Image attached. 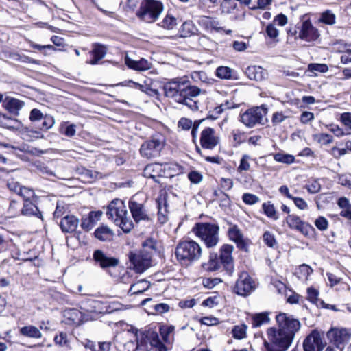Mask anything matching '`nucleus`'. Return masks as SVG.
I'll return each instance as SVG.
<instances>
[{"instance_id": "bf43d9fd", "label": "nucleus", "mask_w": 351, "mask_h": 351, "mask_svg": "<svg viewBox=\"0 0 351 351\" xmlns=\"http://www.w3.org/2000/svg\"><path fill=\"white\" fill-rule=\"evenodd\" d=\"M192 79L195 82H202L204 83H209L210 79L207 77L206 73L204 71H195L191 73Z\"/></svg>"}, {"instance_id": "6e6552de", "label": "nucleus", "mask_w": 351, "mask_h": 351, "mask_svg": "<svg viewBox=\"0 0 351 351\" xmlns=\"http://www.w3.org/2000/svg\"><path fill=\"white\" fill-rule=\"evenodd\" d=\"M165 144V137L162 134H156L141 145L140 149L141 154L143 157L147 158L158 157Z\"/></svg>"}, {"instance_id": "7c9ffc66", "label": "nucleus", "mask_w": 351, "mask_h": 351, "mask_svg": "<svg viewBox=\"0 0 351 351\" xmlns=\"http://www.w3.org/2000/svg\"><path fill=\"white\" fill-rule=\"evenodd\" d=\"M221 264L217 253L211 252L208 260L202 264V268L206 271H215L221 268Z\"/></svg>"}, {"instance_id": "49530a36", "label": "nucleus", "mask_w": 351, "mask_h": 351, "mask_svg": "<svg viewBox=\"0 0 351 351\" xmlns=\"http://www.w3.org/2000/svg\"><path fill=\"white\" fill-rule=\"evenodd\" d=\"M23 335L31 338H40L42 334L38 328L34 326H27L23 327Z\"/></svg>"}, {"instance_id": "2eb2a0df", "label": "nucleus", "mask_w": 351, "mask_h": 351, "mask_svg": "<svg viewBox=\"0 0 351 351\" xmlns=\"http://www.w3.org/2000/svg\"><path fill=\"white\" fill-rule=\"evenodd\" d=\"M319 36L318 29L313 25L309 20L303 21L301 26L298 27L297 38L304 41L314 42L319 38Z\"/></svg>"}, {"instance_id": "72a5a7b5", "label": "nucleus", "mask_w": 351, "mask_h": 351, "mask_svg": "<svg viewBox=\"0 0 351 351\" xmlns=\"http://www.w3.org/2000/svg\"><path fill=\"white\" fill-rule=\"evenodd\" d=\"M93 58L89 62L90 64H97L106 54V49L101 45H95L91 51Z\"/></svg>"}, {"instance_id": "a878e982", "label": "nucleus", "mask_w": 351, "mask_h": 351, "mask_svg": "<svg viewBox=\"0 0 351 351\" xmlns=\"http://www.w3.org/2000/svg\"><path fill=\"white\" fill-rule=\"evenodd\" d=\"M245 73L249 79L256 81H262L267 76V71L260 66H249Z\"/></svg>"}, {"instance_id": "1a4fd4ad", "label": "nucleus", "mask_w": 351, "mask_h": 351, "mask_svg": "<svg viewBox=\"0 0 351 351\" xmlns=\"http://www.w3.org/2000/svg\"><path fill=\"white\" fill-rule=\"evenodd\" d=\"M180 166L176 164L170 163H152L147 165L143 171V175L145 177L154 179L156 182H159L158 178L165 176L166 170H173L176 171L177 169H180Z\"/></svg>"}, {"instance_id": "b1692460", "label": "nucleus", "mask_w": 351, "mask_h": 351, "mask_svg": "<svg viewBox=\"0 0 351 351\" xmlns=\"http://www.w3.org/2000/svg\"><path fill=\"white\" fill-rule=\"evenodd\" d=\"M129 208L136 222L138 223L141 220L148 219V217L145 213L143 204L137 203L133 199H132L129 202Z\"/></svg>"}, {"instance_id": "f704fd0d", "label": "nucleus", "mask_w": 351, "mask_h": 351, "mask_svg": "<svg viewBox=\"0 0 351 351\" xmlns=\"http://www.w3.org/2000/svg\"><path fill=\"white\" fill-rule=\"evenodd\" d=\"M269 313L267 312L256 313L252 315V324L254 328L260 327L263 324L269 323Z\"/></svg>"}, {"instance_id": "69168bd1", "label": "nucleus", "mask_w": 351, "mask_h": 351, "mask_svg": "<svg viewBox=\"0 0 351 351\" xmlns=\"http://www.w3.org/2000/svg\"><path fill=\"white\" fill-rule=\"evenodd\" d=\"M54 341L56 344L60 345L61 346H67L69 341L66 333L64 332H60L59 335H57L54 337Z\"/></svg>"}, {"instance_id": "c85d7f7f", "label": "nucleus", "mask_w": 351, "mask_h": 351, "mask_svg": "<svg viewBox=\"0 0 351 351\" xmlns=\"http://www.w3.org/2000/svg\"><path fill=\"white\" fill-rule=\"evenodd\" d=\"M146 338L149 342L151 346L155 349V351H167V347L162 342L158 332L154 331H148Z\"/></svg>"}, {"instance_id": "f03ea898", "label": "nucleus", "mask_w": 351, "mask_h": 351, "mask_svg": "<svg viewBox=\"0 0 351 351\" xmlns=\"http://www.w3.org/2000/svg\"><path fill=\"white\" fill-rule=\"evenodd\" d=\"M175 254L181 265L189 266L200 259L202 247L192 239L182 240L178 243Z\"/></svg>"}, {"instance_id": "6e6d98bb", "label": "nucleus", "mask_w": 351, "mask_h": 351, "mask_svg": "<svg viewBox=\"0 0 351 351\" xmlns=\"http://www.w3.org/2000/svg\"><path fill=\"white\" fill-rule=\"evenodd\" d=\"M313 272V269L307 265L303 264L299 266L296 273L300 279H307L308 276Z\"/></svg>"}, {"instance_id": "2f4dec72", "label": "nucleus", "mask_w": 351, "mask_h": 351, "mask_svg": "<svg viewBox=\"0 0 351 351\" xmlns=\"http://www.w3.org/2000/svg\"><path fill=\"white\" fill-rule=\"evenodd\" d=\"M199 26L207 31H219L221 28L219 27V22L206 16H202L197 20Z\"/></svg>"}, {"instance_id": "e2e57ef3", "label": "nucleus", "mask_w": 351, "mask_h": 351, "mask_svg": "<svg viewBox=\"0 0 351 351\" xmlns=\"http://www.w3.org/2000/svg\"><path fill=\"white\" fill-rule=\"evenodd\" d=\"M315 226L319 230L324 231L328 229V221L324 217L320 216L315 221Z\"/></svg>"}, {"instance_id": "13d9d810", "label": "nucleus", "mask_w": 351, "mask_h": 351, "mask_svg": "<svg viewBox=\"0 0 351 351\" xmlns=\"http://www.w3.org/2000/svg\"><path fill=\"white\" fill-rule=\"evenodd\" d=\"M30 44L34 49L43 51L45 56L49 55V51H55L57 50L56 48L51 45H40L32 42H30Z\"/></svg>"}, {"instance_id": "c9c22d12", "label": "nucleus", "mask_w": 351, "mask_h": 351, "mask_svg": "<svg viewBox=\"0 0 351 351\" xmlns=\"http://www.w3.org/2000/svg\"><path fill=\"white\" fill-rule=\"evenodd\" d=\"M94 234L96 238L103 241L110 240L113 235L112 231L106 226L97 228Z\"/></svg>"}, {"instance_id": "412c9836", "label": "nucleus", "mask_w": 351, "mask_h": 351, "mask_svg": "<svg viewBox=\"0 0 351 351\" xmlns=\"http://www.w3.org/2000/svg\"><path fill=\"white\" fill-rule=\"evenodd\" d=\"M229 239L237 244V247L241 250H245L247 245L244 236L236 225L230 224L228 230Z\"/></svg>"}, {"instance_id": "de8ad7c7", "label": "nucleus", "mask_w": 351, "mask_h": 351, "mask_svg": "<svg viewBox=\"0 0 351 351\" xmlns=\"http://www.w3.org/2000/svg\"><path fill=\"white\" fill-rule=\"evenodd\" d=\"M237 8V3L232 0H223L220 5L222 13L230 14Z\"/></svg>"}, {"instance_id": "9b49d317", "label": "nucleus", "mask_w": 351, "mask_h": 351, "mask_svg": "<svg viewBox=\"0 0 351 351\" xmlns=\"http://www.w3.org/2000/svg\"><path fill=\"white\" fill-rule=\"evenodd\" d=\"M37 197L32 189L23 187V215H35L42 219L37 206Z\"/></svg>"}, {"instance_id": "052dcab7", "label": "nucleus", "mask_w": 351, "mask_h": 351, "mask_svg": "<svg viewBox=\"0 0 351 351\" xmlns=\"http://www.w3.org/2000/svg\"><path fill=\"white\" fill-rule=\"evenodd\" d=\"M315 138L322 145H328L333 141V138L331 135L324 133L315 135Z\"/></svg>"}, {"instance_id": "a19ab883", "label": "nucleus", "mask_w": 351, "mask_h": 351, "mask_svg": "<svg viewBox=\"0 0 351 351\" xmlns=\"http://www.w3.org/2000/svg\"><path fill=\"white\" fill-rule=\"evenodd\" d=\"M263 212L267 217L274 220L278 219V215L275 209L274 204L270 202H265L262 205Z\"/></svg>"}, {"instance_id": "338daca9", "label": "nucleus", "mask_w": 351, "mask_h": 351, "mask_svg": "<svg viewBox=\"0 0 351 351\" xmlns=\"http://www.w3.org/2000/svg\"><path fill=\"white\" fill-rule=\"evenodd\" d=\"M202 178V175L197 171H192L188 174L189 180L195 184L200 183Z\"/></svg>"}, {"instance_id": "c756f323", "label": "nucleus", "mask_w": 351, "mask_h": 351, "mask_svg": "<svg viewBox=\"0 0 351 351\" xmlns=\"http://www.w3.org/2000/svg\"><path fill=\"white\" fill-rule=\"evenodd\" d=\"M151 287V282L145 279L137 280L132 283L128 290V294L130 295H139L148 290Z\"/></svg>"}, {"instance_id": "603ef678", "label": "nucleus", "mask_w": 351, "mask_h": 351, "mask_svg": "<svg viewBox=\"0 0 351 351\" xmlns=\"http://www.w3.org/2000/svg\"><path fill=\"white\" fill-rule=\"evenodd\" d=\"M319 21L326 25H332L335 23L336 16L330 10H326L322 14Z\"/></svg>"}, {"instance_id": "dca6fc26", "label": "nucleus", "mask_w": 351, "mask_h": 351, "mask_svg": "<svg viewBox=\"0 0 351 351\" xmlns=\"http://www.w3.org/2000/svg\"><path fill=\"white\" fill-rule=\"evenodd\" d=\"M325 346L321 334L317 330H313L304 340V351H322Z\"/></svg>"}, {"instance_id": "f3484780", "label": "nucleus", "mask_w": 351, "mask_h": 351, "mask_svg": "<svg viewBox=\"0 0 351 351\" xmlns=\"http://www.w3.org/2000/svg\"><path fill=\"white\" fill-rule=\"evenodd\" d=\"M219 137L213 128L207 127L200 134V145L204 149H213L219 143Z\"/></svg>"}, {"instance_id": "5701e85b", "label": "nucleus", "mask_w": 351, "mask_h": 351, "mask_svg": "<svg viewBox=\"0 0 351 351\" xmlns=\"http://www.w3.org/2000/svg\"><path fill=\"white\" fill-rule=\"evenodd\" d=\"M102 215L103 213L101 210L90 212L88 216L82 217L81 223L82 228L86 232L92 230L101 219Z\"/></svg>"}, {"instance_id": "a18cd8bd", "label": "nucleus", "mask_w": 351, "mask_h": 351, "mask_svg": "<svg viewBox=\"0 0 351 351\" xmlns=\"http://www.w3.org/2000/svg\"><path fill=\"white\" fill-rule=\"evenodd\" d=\"M216 75L221 79H232V69L228 66H219L215 71Z\"/></svg>"}, {"instance_id": "9d476101", "label": "nucleus", "mask_w": 351, "mask_h": 351, "mask_svg": "<svg viewBox=\"0 0 351 351\" xmlns=\"http://www.w3.org/2000/svg\"><path fill=\"white\" fill-rule=\"evenodd\" d=\"M267 114V109L263 107H256L247 109L241 114L240 121L247 127L252 128L262 123Z\"/></svg>"}, {"instance_id": "3c124183", "label": "nucleus", "mask_w": 351, "mask_h": 351, "mask_svg": "<svg viewBox=\"0 0 351 351\" xmlns=\"http://www.w3.org/2000/svg\"><path fill=\"white\" fill-rule=\"evenodd\" d=\"M250 160H251V157L249 155H247V154L243 155L242 158L240 160L239 165L237 167V171L239 173H242L243 171H247L250 170Z\"/></svg>"}, {"instance_id": "20e7f679", "label": "nucleus", "mask_w": 351, "mask_h": 351, "mask_svg": "<svg viewBox=\"0 0 351 351\" xmlns=\"http://www.w3.org/2000/svg\"><path fill=\"white\" fill-rule=\"evenodd\" d=\"M266 334L264 347L267 351H287L293 341L278 326L267 328Z\"/></svg>"}, {"instance_id": "39448f33", "label": "nucleus", "mask_w": 351, "mask_h": 351, "mask_svg": "<svg viewBox=\"0 0 351 351\" xmlns=\"http://www.w3.org/2000/svg\"><path fill=\"white\" fill-rule=\"evenodd\" d=\"M192 232L204 243L207 248H213L219 242V227L210 223H198Z\"/></svg>"}, {"instance_id": "79ce46f5", "label": "nucleus", "mask_w": 351, "mask_h": 351, "mask_svg": "<svg viewBox=\"0 0 351 351\" xmlns=\"http://www.w3.org/2000/svg\"><path fill=\"white\" fill-rule=\"evenodd\" d=\"M319 291L313 287H308L307 289V300L311 303L318 306L319 302L324 304V302L319 299Z\"/></svg>"}, {"instance_id": "864d4df0", "label": "nucleus", "mask_w": 351, "mask_h": 351, "mask_svg": "<svg viewBox=\"0 0 351 351\" xmlns=\"http://www.w3.org/2000/svg\"><path fill=\"white\" fill-rule=\"evenodd\" d=\"M274 158L276 161L285 164H291L295 160V158L293 155L280 153L274 154Z\"/></svg>"}, {"instance_id": "8fccbe9b", "label": "nucleus", "mask_w": 351, "mask_h": 351, "mask_svg": "<svg viewBox=\"0 0 351 351\" xmlns=\"http://www.w3.org/2000/svg\"><path fill=\"white\" fill-rule=\"evenodd\" d=\"M174 330V327L172 326H162L160 327L159 332L164 343H170L171 339L169 335Z\"/></svg>"}, {"instance_id": "4d7b16f0", "label": "nucleus", "mask_w": 351, "mask_h": 351, "mask_svg": "<svg viewBox=\"0 0 351 351\" xmlns=\"http://www.w3.org/2000/svg\"><path fill=\"white\" fill-rule=\"evenodd\" d=\"M308 193L314 194L319 192L321 190V184L317 180H313L312 181H309L307 184H306L304 187Z\"/></svg>"}, {"instance_id": "0eeeda50", "label": "nucleus", "mask_w": 351, "mask_h": 351, "mask_svg": "<svg viewBox=\"0 0 351 351\" xmlns=\"http://www.w3.org/2000/svg\"><path fill=\"white\" fill-rule=\"evenodd\" d=\"M276 320L277 326L293 340L302 328L301 322L292 315L280 313L276 316Z\"/></svg>"}, {"instance_id": "ddd939ff", "label": "nucleus", "mask_w": 351, "mask_h": 351, "mask_svg": "<svg viewBox=\"0 0 351 351\" xmlns=\"http://www.w3.org/2000/svg\"><path fill=\"white\" fill-rule=\"evenodd\" d=\"M129 260L133 265V269L137 273H142L151 266L152 256L150 252H130Z\"/></svg>"}, {"instance_id": "4468645a", "label": "nucleus", "mask_w": 351, "mask_h": 351, "mask_svg": "<svg viewBox=\"0 0 351 351\" xmlns=\"http://www.w3.org/2000/svg\"><path fill=\"white\" fill-rule=\"evenodd\" d=\"M233 250V245L223 244L219 251V256L218 258L219 261L230 276L232 275L234 270V259L232 255Z\"/></svg>"}, {"instance_id": "4c0bfd02", "label": "nucleus", "mask_w": 351, "mask_h": 351, "mask_svg": "<svg viewBox=\"0 0 351 351\" xmlns=\"http://www.w3.org/2000/svg\"><path fill=\"white\" fill-rule=\"evenodd\" d=\"M177 24V19L171 14L167 13L159 25L167 29H173Z\"/></svg>"}, {"instance_id": "aec40b11", "label": "nucleus", "mask_w": 351, "mask_h": 351, "mask_svg": "<svg viewBox=\"0 0 351 351\" xmlns=\"http://www.w3.org/2000/svg\"><path fill=\"white\" fill-rule=\"evenodd\" d=\"M167 195L165 192L160 193L156 199L158 208V221L160 224L165 223L168 220Z\"/></svg>"}, {"instance_id": "680f3d73", "label": "nucleus", "mask_w": 351, "mask_h": 351, "mask_svg": "<svg viewBox=\"0 0 351 351\" xmlns=\"http://www.w3.org/2000/svg\"><path fill=\"white\" fill-rule=\"evenodd\" d=\"M242 199L246 204L254 205L259 202V198L252 193H244L242 196Z\"/></svg>"}, {"instance_id": "4be33fe9", "label": "nucleus", "mask_w": 351, "mask_h": 351, "mask_svg": "<svg viewBox=\"0 0 351 351\" xmlns=\"http://www.w3.org/2000/svg\"><path fill=\"white\" fill-rule=\"evenodd\" d=\"M93 258L103 269L115 267L119 263V260L117 258L107 256L101 250H99L94 252Z\"/></svg>"}, {"instance_id": "58836bf2", "label": "nucleus", "mask_w": 351, "mask_h": 351, "mask_svg": "<svg viewBox=\"0 0 351 351\" xmlns=\"http://www.w3.org/2000/svg\"><path fill=\"white\" fill-rule=\"evenodd\" d=\"M90 306L92 307L90 311L95 313H105L110 312L107 304L99 300L90 301Z\"/></svg>"}, {"instance_id": "37998d69", "label": "nucleus", "mask_w": 351, "mask_h": 351, "mask_svg": "<svg viewBox=\"0 0 351 351\" xmlns=\"http://www.w3.org/2000/svg\"><path fill=\"white\" fill-rule=\"evenodd\" d=\"M156 241L152 239L149 238L146 239L142 244V250L141 252L144 253L150 252V255L152 256L153 252H155L156 250Z\"/></svg>"}, {"instance_id": "423d86ee", "label": "nucleus", "mask_w": 351, "mask_h": 351, "mask_svg": "<svg viewBox=\"0 0 351 351\" xmlns=\"http://www.w3.org/2000/svg\"><path fill=\"white\" fill-rule=\"evenodd\" d=\"M163 10V5L156 0H143L136 15L146 23L156 21Z\"/></svg>"}, {"instance_id": "f257e3e1", "label": "nucleus", "mask_w": 351, "mask_h": 351, "mask_svg": "<svg viewBox=\"0 0 351 351\" xmlns=\"http://www.w3.org/2000/svg\"><path fill=\"white\" fill-rule=\"evenodd\" d=\"M165 95L175 102L188 107L193 111L199 109L196 98L200 95L201 89L192 86L187 77L173 78L164 84Z\"/></svg>"}, {"instance_id": "6ab92c4d", "label": "nucleus", "mask_w": 351, "mask_h": 351, "mask_svg": "<svg viewBox=\"0 0 351 351\" xmlns=\"http://www.w3.org/2000/svg\"><path fill=\"white\" fill-rule=\"evenodd\" d=\"M328 337L337 346L348 341L351 337V331L346 328H333L327 333Z\"/></svg>"}, {"instance_id": "e433bc0d", "label": "nucleus", "mask_w": 351, "mask_h": 351, "mask_svg": "<svg viewBox=\"0 0 351 351\" xmlns=\"http://www.w3.org/2000/svg\"><path fill=\"white\" fill-rule=\"evenodd\" d=\"M197 28L191 21H185L180 29L182 37L186 38L193 35L197 32Z\"/></svg>"}, {"instance_id": "473e14b6", "label": "nucleus", "mask_w": 351, "mask_h": 351, "mask_svg": "<svg viewBox=\"0 0 351 351\" xmlns=\"http://www.w3.org/2000/svg\"><path fill=\"white\" fill-rule=\"evenodd\" d=\"M3 106L12 114H18L21 104L19 99L11 97H5L3 100Z\"/></svg>"}, {"instance_id": "bb28decb", "label": "nucleus", "mask_w": 351, "mask_h": 351, "mask_svg": "<svg viewBox=\"0 0 351 351\" xmlns=\"http://www.w3.org/2000/svg\"><path fill=\"white\" fill-rule=\"evenodd\" d=\"M125 63L129 68L138 71L149 70L152 66L151 62L144 58L136 61L131 59L128 56L125 58Z\"/></svg>"}, {"instance_id": "393cba45", "label": "nucleus", "mask_w": 351, "mask_h": 351, "mask_svg": "<svg viewBox=\"0 0 351 351\" xmlns=\"http://www.w3.org/2000/svg\"><path fill=\"white\" fill-rule=\"evenodd\" d=\"M64 317L68 324H80L84 319L83 313L77 308H68L64 311Z\"/></svg>"}, {"instance_id": "a211bd4d", "label": "nucleus", "mask_w": 351, "mask_h": 351, "mask_svg": "<svg viewBox=\"0 0 351 351\" xmlns=\"http://www.w3.org/2000/svg\"><path fill=\"white\" fill-rule=\"evenodd\" d=\"M288 226L293 230H296L303 234L308 235L313 227L306 222L303 221L300 217L295 214L288 215L285 218Z\"/></svg>"}, {"instance_id": "7ed1b4c3", "label": "nucleus", "mask_w": 351, "mask_h": 351, "mask_svg": "<svg viewBox=\"0 0 351 351\" xmlns=\"http://www.w3.org/2000/svg\"><path fill=\"white\" fill-rule=\"evenodd\" d=\"M108 219L120 227L125 232H129L133 228V222L128 216L126 206L120 199L112 201L108 206Z\"/></svg>"}, {"instance_id": "ea45409f", "label": "nucleus", "mask_w": 351, "mask_h": 351, "mask_svg": "<svg viewBox=\"0 0 351 351\" xmlns=\"http://www.w3.org/2000/svg\"><path fill=\"white\" fill-rule=\"evenodd\" d=\"M328 71V66L326 64L311 63L308 66V71L312 73L310 76H316L317 73H324Z\"/></svg>"}, {"instance_id": "f8f14e48", "label": "nucleus", "mask_w": 351, "mask_h": 351, "mask_svg": "<svg viewBox=\"0 0 351 351\" xmlns=\"http://www.w3.org/2000/svg\"><path fill=\"white\" fill-rule=\"evenodd\" d=\"M255 289V282L245 271L241 272L235 283L234 291L241 296L249 295Z\"/></svg>"}, {"instance_id": "0e129e2a", "label": "nucleus", "mask_w": 351, "mask_h": 351, "mask_svg": "<svg viewBox=\"0 0 351 351\" xmlns=\"http://www.w3.org/2000/svg\"><path fill=\"white\" fill-rule=\"evenodd\" d=\"M267 35L272 39H275L278 36L279 32L276 27L275 24L270 23L266 27L265 29Z\"/></svg>"}, {"instance_id": "774afa93", "label": "nucleus", "mask_w": 351, "mask_h": 351, "mask_svg": "<svg viewBox=\"0 0 351 351\" xmlns=\"http://www.w3.org/2000/svg\"><path fill=\"white\" fill-rule=\"evenodd\" d=\"M8 186L10 191H14L19 195H21L22 186L19 182H14V180L9 181L8 183Z\"/></svg>"}, {"instance_id": "cd10ccee", "label": "nucleus", "mask_w": 351, "mask_h": 351, "mask_svg": "<svg viewBox=\"0 0 351 351\" xmlns=\"http://www.w3.org/2000/svg\"><path fill=\"white\" fill-rule=\"evenodd\" d=\"M78 223V219L74 215H66L61 219L60 226L62 232L71 233L76 230Z\"/></svg>"}, {"instance_id": "c03bdc74", "label": "nucleus", "mask_w": 351, "mask_h": 351, "mask_svg": "<svg viewBox=\"0 0 351 351\" xmlns=\"http://www.w3.org/2000/svg\"><path fill=\"white\" fill-rule=\"evenodd\" d=\"M23 136H23V138H25L29 141L43 138V135L42 134L41 132L38 130H33L27 128H23Z\"/></svg>"}, {"instance_id": "5fc2aeb1", "label": "nucleus", "mask_w": 351, "mask_h": 351, "mask_svg": "<svg viewBox=\"0 0 351 351\" xmlns=\"http://www.w3.org/2000/svg\"><path fill=\"white\" fill-rule=\"evenodd\" d=\"M234 338L237 339H242L246 337V326L237 325L234 326L232 330Z\"/></svg>"}, {"instance_id": "09e8293b", "label": "nucleus", "mask_w": 351, "mask_h": 351, "mask_svg": "<svg viewBox=\"0 0 351 351\" xmlns=\"http://www.w3.org/2000/svg\"><path fill=\"white\" fill-rule=\"evenodd\" d=\"M263 240L265 244L271 248L277 247L278 243L273 233L269 231H265L263 235Z\"/></svg>"}]
</instances>
